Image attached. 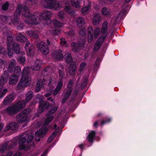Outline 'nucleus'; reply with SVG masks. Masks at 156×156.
Masks as SVG:
<instances>
[{"label": "nucleus", "mask_w": 156, "mask_h": 156, "mask_svg": "<svg viewBox=\"0 0 156 156\" xmlns=\"http://www.w3.org/2000/svg\"><path fill=\"white\" fill-rule=\"evenodd\" d=\"M71 3L73 6L76 8H78L79 7V3L77 0L75 1H72Z\"/></svg>", "instance_id": "nucleus-46"}, {"label": "nucleus", "mask_w": 156, "mask_h": 156, "mask_svg": "<svg viewBox=\"0 0 156 156\" xmlns=\"http://www.w3.org/2000/svg\"><path fill=\"white\" fill-rule=\"evenodd\" d=\"M101 12L103 16H106L109 18H111V15L110 12L106 8L103 7L101 10Z\"/></svg>", "instance_id": "nucleus-28"}, {"label": "nucleus", "mask_w": 156, "mask_h": 156, "mask_svg": "<svg viewBox=\"0 0 156 156\" xmlns=\"http://www.w3.org/2000/svg\"><path fill=\"white\" fill-rule=\"evenodd\" d=\"M45 20V22L46 23V24L48 26H50L51 23V20L50 18Z\"/></svg>", "instance_id": "nucleus-55"}, {"label": "nucleus", "mask_w": 156, "mask_h": 156, "mask_svg": "<svg viewBox=\"0 0 156 156\" xmlns=\"http://www.w3.org/2000/svg\"><path fill=\"white\" fill-rule=\"evenodd\" d=\"M74 31L73 30H70L67 32V34L70 36H73L74 35Z\"/></svg>", "instance_id": "nucleus-60"}, {"label": "nucleus", "mask_w": 156, "mask_h": 156, "mask_svg": "<svg viewBox=\"0 0 156 156\" xmlns=\"http://www.w3.org/2000/svg\"><path fill=\"white\" fill-rule=\"evenodd\" d=\"M48 116L45 120V123L47 125H48L54 118L53 116L50 115Z\"/></svg>", "instance_id": "nucleus-42"}, {"label": "nucleus", "mask_w": 156, "mask_h": 156, "mask_svg": "<svg viewBox=\"0 0 156 156\" xmlns=\"http://www.w3.org/2000/svg\"><path fill=\"white\" fill-rule=\"evenodd\" d=\"M0 54L5 56L8 55L6 50L2 46H0Z\"/></svg>", "instance_id": "nucleus-41"}, {"label": "nucleus", "mask_w": 156, "mask_h": 156, "mask_svg": "<svg viewBox=\"0 0 156 156\" xmlns=\"http://www.w3.org/2000/svg\"><path fill=\"white\" fill-rule=\"evenodd\" d=\"M80 34L82 37H83L86 34V31L83 29H80Z\"/></svg>", "instance_id": "nucleus-52"}, {"label": "nucleus", "mask_w": 156, "mask_h": 156, "mask_svg": "<svg viewBox=\"0 0 156 156\" xmlns=\"http://www.w3.org/2000/svg\"><path fill=\"white\" fill-rule=\"evenodd\" d=\"M100 48L98 47L95 45L94 46L93 48L94 51V52H96L98 51Z\"/></svg>", "instance_id": "nucleus-64"}, {"label": "nucleus", "mask_w": 156, "mask_h": 156, "mask_svg": "<svg viewBox=\"0 0 156 156\" xmlns=\"http://www.w3.org/2000/svg\"><path fill=\"white\" fill-rule=\"evenodd\" d=\"M58 16L60 20L63 19L65 16L64 12L63 11H61L59 12L58 13Z\"/></svg>", "instance_id": "nucleus-48"}, {"label": "nucleus", "mask_w": 156, "mask_h": 156, "mask_svg": "<svg viewBox=\"0 0 156 156\" xmlns=\"http://www.w3.org/2000/svg\"><path fill=\"white\" fill-rule=\"evenodd\" d=\"M51 12L49 10H44V11L40 15H39L42 17L44 20H46L50 18L51 16ZM39 15H38L39 16Z\"/></svg>", "instance_id": "nucleus-20"}, {"label": "nucleus", "mask_w": 156, "mask_h": 156, "mask_svg": "<svg viewBox=\"0 0 156 156\" xmlns=\"http://www.w3.org/2000/svg\"><path fill=\"white\" fill-rule=\"evenodd\" d=\"M57 109L58 108L57 107H54L47 113L46 116H49L54 114L57 110Z\"/></svg>", "instance_id": "nucleus-38"}, {"label": "nucleus", "mask_w": 156, "mask_h": 156, "mask_svg": "<svg viewBox=\"0 0 156 156\" xmlns=\"http://www.w3.org/2000/svg\"><path fill=\"white\" fill-rule=\"evenodd\" d=\"M63 80L61 79H58L56 87L53 92V94L54 95H56L60 90L63 86Z\"/></svg>", "instance_id": "nucleus-14"}, {"label": "nucleus", "mask_w": 156, "mask_h": 156, "mask_svg": "<svg viewBox=\"0 0 156 156\" xmlns=\"http://www.w3.org/2000/svg\"><path fill=\"white\" fill-rule=\"evenodd\" d=\"M7 90L6 89H4L2 92L0 94V98H2L3 96L5 95V94L7 92Z\"/></svg>", "instance_id": "nucleus-56"}, {"label": "nucleus", "mask_w": 156, "mask_h": 156, "mask_svg": "<svg viewBox=\"0 0 156 156\" xmlns=\"http://www.w3.org/2000/svg\"><path fill=\"white\" fill-rule=\"evenodd\" d=\"M100 33V29L98 28H97L94 30V36L95 37H97L99 35Z\"/></svg>", "instance_id": "nucleus-50"}, {"label": "nucleus", "mask_w": 156, "mask_h": 156, "mask_svg": "<svg viewBox=\"0 0 156 156\" xmlns=\"http://www.w3.org/2000/svg\"><path fill=\"white\" fill-rule=\"evenodd\" d=\"M87 80H85L82 82L81 84V87L83 88L85 87L87 85Z\"/></svg>", "instance_id": "nucleus-61"}, {"label": "nucleus", "mask_w": 156, "mask_h": 156, "mask_svg": "<svg viewBox=\"0 0 156 156\" xmlns=\"http://www.w3.org/2000/svg\"><path fill=\"white\" fill-rule=\"evenodd\" d=\"M13 74L15 75V76H17L18 77H19L21 73V69L19 66H17L14 68L13 69Z\"/></svg>", "instance_id": "nucleus-35"}, {"label": "nucleus", "mask_w": 156, "mask_h": 156, "mask_svg": "<svg viewBox=\"0 0 156 156\" xmlns=\"http://www.w3.org/2000/svg\"><path fill=\"white\" fill-rule=\"evenodd\" d=\"M27 142V138L24 136H20L19 138V148L20 150H24L25 151L29 150L32 146L30 144H27V145L24 144Z\"/></svg>", "instance_id": "nucleus-6"}, {"label": "nucleus", "mask_w": 156, "mask_h": 156, "mask_svg": "<svg viewBox=\"0 0 156 156\" xmlns=\"http://www.w3.org/2000/svg\"><path fill=\"white\" fill-rule=\"evenodd\" d=\"M102 44L98 41H96L95 45L98 47L101 48Z\"/></svg>", "instance_id": "nucleus-63"}, {"label": "nucleus", "mask_w": 156, "mask_h": 156, "mask_svg": "<svg viewBox=\"0 0 156 156\" xmlns=\"http://www.w3.org/2000/svg\"><path fill=\"white\" fill-rule=\"evenodd\" d=\"M86 63L84 62H83L80 65V71H81L83 70L85 66Z\"/></svg>", "instance_id": "nucleus-54"}, {"label": "nucleus", "mask_w": 156, "mask_h": 156, "mask_svg": "<svg viewBox=\"0 0 156 156\" xmlns=\"http://www.w3.org/2000/svg\"><path fill=\"white\" fill-rule=\"evenodd\" d=\"M90 5H88L87 6L83 7L81 10V12L83 14H85L87 13L89 8H90Z\"/></svg>", "instance_id": "nucleus-44"}, {"label": "nucleus", "mask_w": 156, "mask_h": 156, "mask_svg": "<svg viewBox=\"0 0 156 156\" xmlns=\"http://www.w3.org/2000/svg\"><path fill=\"white\" fill-rule=\"evenodd\" d=\"M84 42L79 44L75 42H72L71 46L73 51L75 52H78L81 50V48L84 46Z\"/></svg>", "instance_id": "nucleus-12"}, {"label": "nucleus", "mask_w": 156, "mask_h": 156, "mask_svg": "<svg viewBox=\"0 0 156 156\" xmlns=\"http://www.w3.org/2000/svg\"><path fill=\"white\" fill-rule=\"evenodd\" d=\"M76 67L75 62H70L69 69V73L71 75L73 76L75 74Z\"/></svg>", "instance_id": "nucleus-18"}, {"label": "nucleus", "mask_w": 156, "mask_h": 156, "mask_svg": "<svg viewBox=\"0 0 156 156\" xmlns=\"http://www.w3.org/2000/svg\"><path fill=\"white\" fill-rule=\"evenodd\" d=\"M52 33L54 35H58L60 34V31L54 28L52 30Z\"/></svg>", "instance_id": "nucleus-51"}, {"label": "nucleus", "mask_w": 156, "mask_h": 156, "mask_svg": "<svg viewBox=\"0 0 156 156\" xmlns=\"http://www.w3.org/2000/svg\"><path fill=\"white\" fill-rule=\"evenodd\" d=\"M73 81L72 80H70L68 83V84L67 86V88H73Z\"/></svg>", "instance_id": "nucleus-53"}, {"label": "nucleus", "mask_w": 156, "mask_h": 156, "mask_svg": "<svg viewBox=\"0 0 156 156\" xmlns=\"http://www.w3.org/2000/svg\"><path fill=\"white\" fill-rule=\"evenodd\" d=\"M108 27V23L107 21H104L101 29V32L102 34H107Z\"/></svg>", "instance_id": "nucleus-27"}, {"label": "nucleus", "mask_w": 156, "mask_h": 156, "mask_svg": "<svg viewBox=\"0 0 156 156\" xmlns=\"http://www.w3.org/2000/svg\"><path fill=\"white\" fill-rule=\"evenodd\" d=\"M50 105H51V104H50L47 101L40 100L39 102V110H40L41 113L42 112L45 110H48Z\"/></svg>", "instance_id": "nucleus-10"}, {"label": "nucleus", "mask_w": 156, "mask_h": 156, "mask_svg": "<svg viewBox=\"0 0 156 156\" xmlns=\"http://www.w3.org/2000/svg\"><path fill=\"white\" fill-rule=\"evenodd\" d=\"M77 26L80 27H82L85 24V20L83 17H78L76 19Z\"/></svg>", "instance_id": "nucleus-29"}, {"label": "nucleus", "mask_w": 156, "mask_h": 156, "mask_svg": "<svg viewBox=\"0 0 156 156\" xmlns=\"http://www.w3.org/2000/svg\"><path fill=\"white\" fill-rule=\"evenodd\" d=\"M58 73L59 75V79H61L63 80L65 76V74L64 71L61 69H59L58 70Z\"/></svg>", "instance_id": "nucleus-39"}, {"label": "nucleus", "mask_w": 156, "mask_h": 156, "mask_svg": "<svg viewBox=\"0 0 156 156\" xmlns=\"http://www.w3.org/2000/svg\"><path fill=\"white\" fill-rule=\"evenodd\" d=\"M25 48L27 52V54L29 56L33 55L34 53V47L32 44L29 42H26Z\"/></svg>", "instance_id": "nucleus-9"}, {"label": "nucleus", "mask_w": 156, "mask_h": 156, "mask_svg": "<svg viewBox=\"0 0 156 156\" xmlns=\"http://www.w3.org/2000/svg\"><path fill=\"white\" fill-rule=\"evenodd\" d=\"M64 11L68 14L71 16H75L76 15L75 12L71 9V6L69 5H66L64 8Z\"/></svg>", "instance_id": "nucleus-23"}, {"label": "nucleus", "mask_w": 156, "mask_h": 156, "mask_svg": "<svg viewBox=\"0 0 156 156\" xmlns=\"http://www.w3.org/2000/svg\"><path fill=\"white\" fill-rule=\"evenodd\" d=\"M18 124L16 122H12L7 126L8 130H14L17 127Z\"/></svg>", "instance_id": "nucleus-33"}, {"label": "nucleus", "mask_w": 156, "mask_h": 156, "mask_svg": "<svg viewBox=\"0 0 156 156\" xmlns=\"http://www.w3.org/2000/svg\"><path fill=\"white\" fill-rule=\"evenodd\" d=\"M18 62L22 64H23L26 60L25 57L23 56L18 57Z\"/></svg>", "instance_id": "nucleus-47"}, {"label": "nucleus", "mask_w": 156, "mask_h": 156, "mask_svg": "<svg viewBox=\"0 0 156 156\" xmlns=\"http://www.w3.org/2000/svg\"><path fill=\"white\" fill-rule=\"evenodd\" d=\"M9 72L8 70H5L1 76L0 78V89L2 88L3 85L7 81L9 77Z\"/></svg>", "instance_id": "nucleus-8"}, {"label": "nucleus", "mask_w": 156, "mask_h": 156, "mask_svg": "<svg viewBox=\"0 0 156 156\" xmlns=\"http://www.w3.org/2000/svg\"><path fill=\"white\" fill-rule=\"evenodd\" d=\"M96 132L95 131H91L87 136V139L90 143H93L95 139Z\"/></svg>", "instance_id": "nucleus-25"}, {"label": "nucleus", "mask_w": 156, "mask_h": 156, "mask_svg": "<svg viewBox=\"0 0 156 156\" xmlns=\"http://www.w3.org/2000/svg\"><path fill=\"white\" fill-rule=\"evenodd\" d=\"M19 77L17 76L14 74L12 75L10 77L9 84L10 85H13L16 84L18 81Z\"/></svg>", "instance_id": "nucleus-21"}, {"label": "nucleus", "mask_w": 156, "mask_h": 156, "mask_svg": "<svg viewBox=\"0 0 156 156\" xmlns=\"http://www.w3.org/2000/svg\"><path fill=\"white\" fill-rule=\"evenodd\" d=\"M54 138L53 137L51 136H50L47 140V142L48 143H50L53 140Z\"/></svg>", "instance_id": "nucleus-62"}, {"label": "nucleus", "mask_w": 156, "mask_h": 156, "mask_svg": "<svg viewBox=\"0 0 156 156\" xmlns=\"http://www.w3.org/2000/svg\"><path fill=\"white\" fill-rule=\"evenodd\" d=\"M65 56V59L67 63H69L70 62H73V58L70 53H69L66 54Z\"/></svg>", "instance_id": "nucleus-36"}, {"label": "nucleus", "mask_w": 156, "mask_h": 156, "mask_svg": "<svg viewBox=\"0 0 156 156\" xmlns=\"http://www.w3.org/2000/svg\"><path fill=\"white\" fill-rule=\"evenodd\" d=\"M24 24L23 23H20L19 25L17 26V29L18 30L22 29L24 27Z\"/></svg>", "instance_id": "nucleus-58"}, {"label": "nucleus", "mask_w": 156, "mask_h": 156, "mask_svg": "<svg viewBox=\"0 0 156 156\" xmlns=\"http://www.w3.org/2000/svg\"><path fill=\"white\" fill-rule=\"evenodd\" d=\"M47 80H45V78H43L42 79L39 80L37 82L35 91L36 92H39L42 87H44V85L47 83Z\"/></svg>", "instance_id": "nucleus-11"}, {"label": "nucleus", "mask_w": 156, "mask_h": 156, "mask_svg": "<svg viewBox=\"0 0 156 156\" xmlns=\"http://www.w3.org/2000/svg\"><path fill=\"white\" fill-rule=\"evenodd\" d=\"M48 131V129L47 128H41L35 132V135L36 136L42 137L45 135Z\"/></svg>", "instance_id": "nucleus-16"}, {"label": "nucleus", "mask_w": 156, "mask_h": 156, "mask_svg": "<svg viewBox=\"0 0 156 156\" xmlns=\"http://www.w3.org/2000/svg\"><path fill=\"white\" fill-rule=\"evenodd\" d=\"M52 23L53 25L57 27H59L63 26L62 23L57 20H53Z\"/></svg>", "instance_id": "nucleus-37"}, {"label": "nucleus", "mask_w": 156, "mask_h": 156, "mask_svg": "<svg viewBox=\"0 0 156 156\" xmlns=\"http://www.w3.org/2000/svg\"><path fill=\"white\" fill-rule=\"evenodd\" d=\"M33 137L34 136L32 135L29 134L27 135V143L28 144H30V145H32L31 147H33L35 146L33 142H31Z\"/></svg>", "instance_id": "nucleus-34"}, {"label": "nucleus", "mask_w": 156, "mask_h": 156, "mask_svg": "<svg viewBox=\"0 0 156 156\" xmlns=\"http://www.w3.org/2000/svg\"><path fill=\"white\" fill-rule=\"evenodd\" d=\"M16 38L17 41L21 42H25L27 39V38L21 33L18 34Z\"/></svg>", "instance_id": "nucleus-31"}, {"label": "nucleus", "mask_w": 156, "mask_h": 156, "mask_svg": "<svg viewBox=\"0 0 156 156\" xmlns=\"http://www.w3.org/2000/svg\"><path fill=\"white\" fill-rule=\"evenodd\" d=\"M29 74L28 67L24 68L22 73V77L16 86V88L18 89H22L28 85L29 82L31 79L29 76Z\"/></svg>", "instance_id": "nucleus-3"}, {"label": "nucleus", "mask_w": 156, "mask_h": 156, "mask_svg": "<svg viewBox=\"0 0 156 156\" xmlns=\"http://www.w3.org/2000/svg\"><path fill=\"white\" fill-rule=\"evenodd\" d=\"M41 53L44 55H47L49 53V51L48 45L45 42H41L37 45Z\"/></svg>", "instance_id": "nucleus-7"}, {"label": "nucleus", "mask_w": 156, "mask_h": 156, "mask_svg": "<svg viewBox=\"0 0 156 156\" xmlns=\"http://www.w3.org/2000/svg\"><path fill=\"white\" fill-rule=\"evenodd\" d=\"M14 99V97L13 95L10 94L8 96L5 98L3 100V103L5 105L9 104Z\"/></svg>", "instance_id": "nucleus-24"}, {"label": "nucleus", "mask_w": 156, "mask_h": 156, "mask_svg": "<svg viewBox=\"0 0 156 156\" xmlns=\"http://www.w3.org/2000/svg\"><path fill=\"white\" fill-rule=\"evenodd\" d=\"M16 64V62L14 59L11 60L10 63L8 67V70L10 73H12Z\"/></svg>", "instance_id": "nucleus-26"}, {"label": "nucleus", "mask_w": 156, "mask_h": 156, "mask_svg": "<svg viewBox=\"0 0 156 156\" xmlns=\"http://www.w3.org/2000/svg\"><path fill=\"white\" fill-rule=\"evenodd\" d=\"M31 110L28 108L20 112L16 116L17 122L22 123L25 122L27 119L28 115L30 112Z\"/></svg>", "instance_id": "nucleus-5"}, {"label": "nucleus", "mask_w": 156, "mask_h": 156, "mask_svg": "<svg viewBox=\"0 0 156 156\" xmlns=\"http://www.w3.org/2000/svg\"><path fill=\"white\" fill-rule=\"evenodd\" d=\"M79 92V90L77 89H75L73 91V95H74V98L77 95Z\"/></svg>", "instance_id": "nucleus-57"}, {"label": "nucleus", "mask_w": 156, "mask_h": 156, "mask_svg": "<svg viewBox=\"0 0 156 156\" xmlns=\"http://www.w3.org/2000/svg\"><path fill=\"white\" fill-rule=\"evenodd\" d=\"M42 62V60L40 59H37L34 63V70H39L41 67Z\"/></svg>", "instance_id": "nucleus-32"}, {"label": "nucleus", "mask_w": 156, "mask_h": 156, "mask_svg": "<svg viewBox=\"0 0 156 156\" xmlns=\"http://www.w3.org/2000/svg\"><path fill=\"white\" fill-rule=\"evenodd\" d=\"M8 144L7 143H5L2 146L1 148L0 149V151L3 152L5 151V149L7 148L8 146Z\"/></svg>", "instance_id": "nucleus-49"}, {"label": "nucleus", "mask_w": 156, "mask_h": 156, "mask_svg": "<svg viewBox=\"0 0 156 156\" xmlns=\"http://www.w3.org/2000/svg\"><path fill=\"white\" fill-rule=\"evenodd\" d=\"M9 5L8 2L3 4L2 7V10L3 11H6L8 9Z\"/></svg>", "instance_id": "nucleus-43"}, {"label": "nucleus", "mask_w": 156, "mask_h": 156, "mask_svg": "<svg viewBox=\"0 0 156 156\" xmlns=\"http://www.w3.org/2000/svg\"><path fill=\"white\" fill-rule=\"evenodd\" d=\"M88 32V39L89 42H91L93 38V27L90 26H89L87 29Z\"/></svg>", "instance_id": "nucleus-22"}, {"label": "nucleus", "mask_w": 156, "mask_h": 156, "mask_svg": "<svg viewBox=\"0 0 156 156\" xmlns=\"http://www.w3.org/2000/svg\"><path fill=\"white\" fill-rule=\"evenodd\" d=\"M111 119L109 118H106L104 119V120H102L101 122V125H103L106 123H109L111 122Z\"/></svg>", "instance_id": "nucleus-45"}, {"label": "nucleus", "mask_w": 156, "mask_h": 156, "mask_svg": "<svg viewBox=\"0 0 156 156\" xmlns=\"http://www.w3.org/2000/svg\"><path fill=\"white\" fill-rule=\"evenodd\" d=\"M73 88H67L65 92V95L62 101V104L64 103L67 101L69 98L72 92Z\"/></svg>", "instance_id": "nucleus-15"}, {"label": "nucleus", "mask_w": 156, "mask_h": 156, "mask_svg": "<svg viewBox=\"0 0 156 156\" xmlns=\"http://www.w3.org/2000/svg\"><path fill=\"white\" fill-rule=\"evenodd\" d=\"M107 36V34H103V35L99 37L97 41L102 44Z\"/></svg>", "instance_id": "nucleus-40"}, {"label": "nucleus", "mask_w": 156, "mask_h": 156, "mask_svg": "<svg viewBox=\"0 0 156 156\" xmlns=\"http://www.w3.org/2000/svg\"><path fill=\"white\" fill-rule=\"evenodd\" d=\"M33 96V92L31 91L28 92L26 95V98L25 100H22L21 101H19L18 102H23L24 101V103L25 104L24 105V107L25 106L26 104L27 103L29 102V101L31 99Z\"/></svg>", "instance_id": "nucleus-19"}, {"label": "nucleus", "mask_w": 156, "mask_h": 156, "mask_svg": "<svg viewBox=\"0 0 156 156\" xmlns=\"http://www.w3.org/2000/svg\"><path fill=\"white\" fill-rule=\"evenodd\" d=\"M7 45L8 50V55L9 57L12 56L14 53L17 54L24 55V52L20 51L19 44L13 41V37L11 36L7 37Z\"/></svg>", "instance_id": "nucleus-2"}, {"label": "nucleus", "mask_w": 156, "mask_h": 156, "mask_svg": "<svg viewBox=\"0 0 156 156\" xmlns=\"http://www.w3.org/2000/svg\"><path fill=\"white\" fill-rule=\"evenodd\" d=\"M25 104L24 101L18 102L16 105L7 108L5 109V111L8 115H13L20 112L21 109L23 108Z\"/></svg>", "instance_id": "nucleus-4"}, {"label": "nucleus", "mask_w": 156, "mask_h": 156, "mask_svg": "<svg viewBox=\"0 0 156 156\" xmlns=\"http://www.w3.org/2000/svg\"><path fill=\"white\" fill-rule=\"evenodd\" d=\"M101 21L100 16L98 13H95L92 19V24L94 25H98Z\"/></svg>", "instance_id": "nucleus-17"}, {"label": "nucleus", "mask_w": 156, "mask_h": 156, "mask_svg": "<svg viewBox=\"0 0 156 156\" xmlns=\"http://www.w3.org/2000/svg\"><path fill=\"white\" fill-rule=\"evenodd\" d=\"M62 51L60 49L55 51L52 54L53 57L57 60H62L63 58Z\"/></svg>", "instance_id": "nucleus-13"}, {"label": "nucleus", "mask_w": 156, "mask_h": 156, "mask_svg": "<svg viewBox=\"0 0 156 156\" xmlns=\"http://www.w3.org/2000/svg\"><path fill=\"white\" fill-rule=\"evenodd\" d=\"M21 13H22L23 15L27 18V21L28 23L36 25L38 23L39 18L38 17L37 14L34 13L33 15H32L26 6L22 5L17 6L14 14V18L12 20V23H15L18 22V16Z\"/></svg>", "instance_id": "nucleus-1"}, {"label": "nucleus", "mask_w": 156, "mask_h": 156, "mask_svg": "<svg viewBox=\"0 0 156 156\" xmlns=\"http://www.w3.org/2000/svg\"><path fill=\"white\" fill-rule=\"evenodd\" d=\"M60 43L61 44L64 45L66 44V41L65 38L60 39Z\"/></svg>", "instance_id": "nucleus-59"}, {"label": "nucleus", "mask_w": 156, "mask_h": 156, "mask_svg": "<svg viewBox=\"0 0 156 156\" xmlns=\"http://www.w3.org/2000/svg\"><path fill=\"white\" fill-rule=\"evenodd\" d=\"M26 33L28 35L30 36L31 37L33 38L37 39L38 38L39 36L38 34L35 33V31L33 30L27 31Z\"/></svg>", "instance_id": "nucleus-30"}]
</instances>
